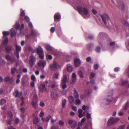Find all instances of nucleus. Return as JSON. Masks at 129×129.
Returning <instances> with one entry per match:
<instances>
[{
    "mask_svg": "<svg viewBox=\"0 0 129 129\" xmlns=\"http://www.w3.org/2000/svg\"><path fill=\"white\" fill-rule=\"evenodd\" d=\"M67 101L65 99H64L62 100V107H64Z\"/></svg>",
    "mask_w": 129,
    "mask_h": 129,
    "instance_id": "obj_38",
    "label": "nucleus"
},
{
    "mask_svg": "<svg viewBox=\"0 0 129 129\" xmlns=\"http://www.w3.org/2000/svg\"><path fill=\"white\" fill-rule=\"evenodd\" d=\"M38 97L36 94H35L33 96V101H37Z\"/></svg>",
    "mask_w": 129,
    "mask_h": 129,
    "instance_id": "obj_40",
    "label": "nucleus"
},
{
    "mask_svg": "<svg viewBox=\"0 0 129 129\" xmlns=\"http://www.w3.org/2000/svg\"><path fill=\"white\" fill-rule=\"evenodd\" d=\"M95 74L93 72H91L90 74V75L89 77V78H93L94 77Z\"/></svg>",
    "mask_w": 129,
    "mask_h": 129,
    "instance_id": "obj_46",
    "label": "nucleus"
},
{
    "mask_svg": "<svg viewBox=\"0 0 129 129\" xmlns=\"http://www.w3.org/2000/svg\"><path fill=\"white\" fill-rule=\"evenodd\" d=\"M103 33H100L98 35V38H101L103 36Z\"/></svg>",
    "mask_w": 129,
    "mask_h": 129,
    "instance_id": "obj_64",
    "label": "nucleus"
},
{
    "mask_svg": "<svg viewBox=\"0 0 129 129\" xmlns=\"http://www.w3.org/2000/svg\"><path fill=\"white\" fill-rule=\"evenodd\" d=\"M12 119H9L8 120L7 122L8 124L11 125L12 124Z\"/></svg>",
    "mask_w": 129,
    "mask_h": 129,
    "instance_id": "obj_56",
    "label": "nucleus"
},
{
    "mask_svg": "<svg viewBox=\"0 0 129 129\" xmlns=\"http://www.w3.org/2000/svg\"><path fill=\"white\" fill-rule=\"evenodd\" d=\"M90 81L91 83L93 85L95 83L94 80L93 79L90 78Z\"/></svg>",
    "mask_w": 129,
    "mask_h": 129,
    "instance_id": "obj_50",
    "label": "nucleus"
},
{
    "mask_svg": "<svg viewBox=\"0 0 129 129\" xmlns=\"http://www.w3.org/2000/svg\"><path fill=\"white\" fill-rule=\"evenodd\" d=\"M16 69L15 68H12L11 72L13 74L15 73V72L16 70Z\"/></svg>",
    "mask_w": 129,
    "mask_h": 129,
    "instance_id": "obj_51",
    "label": "nucleus"
},
{
    "mask_svg": "<svg viewBox=\"0 0 129 129\" xmlns=\"http://www.w3.org/2000/svg\"><path fill=\"white\" fill-rule=\"evenodd\" d=\"M91 89H87L86 90L83 94L84 97L82 98V97L80 96V98L82 99L84 97H87L91 93Z\"/></svg>",
    "mask_w": 129,
    "mask_h": 129,
    "instance_id": "obj_15",
    "label": "nucleus"
},
{
    "mask_svg": "<svg viewBox=\"0 0 129 129\" xmlns=\"http://www.w3.org/2000/svg\"><path fill=\"white\" fill-rule=\"evenodd\" d=\"M73 6L75 10H77L79 13L84 18H86L88 17L89 10L86 7H82L80 6L73 5Z\"/></svg>",
    "mask_w": 129,
    "mask_h": 129,
    "instance_id": "obj_1",
    "label": "nucleus"
},
{
    "mask_svg": "<svg viewBox=\"0 0 129 129\" xmlns=\"http://www.w3.org/2000/svg\"><path fill=\"white\" fill-rule=\"evenodd\" d=\"M64 123V122L62 120H60L59 122V124L60 125H62Z\"/></svg>",
    "mask_w": 129,
    "mask_h": 129,
    "instance_id": "obj_54",
    "label": "nucleus"
},
{
    "mask_svg": "<svg viewBox=\"0 0 129 129\" xmlns=\"http://www.w3.org/2000/svg\"><path fill=\"white\" fill-rule=\"evenodd\" d=\"M61 17V16L58 13L55 14L54 16V19L55 21L56 20L59 19Z\"/></svg>",
    "mask_w": 129,
    "mask_h": 129,
    "instance_id": "obj_25",
    "label": "nucleus"
},
{
    "mask_svg": "<svg viewBox=\"0 0 129 129\" xmlns=\"http://www.w3.org/2000/svg\"><path fill=\"white\" fill-rule=\"evenodd\" d=\"M28 24L29 27L33 30L31 33V35H34L35 36H37L39 34L36 30L33 29V26L32 23L31 22H28Z\"/></svg>",
    "mask_w": 129,
    "mask_h": 129,
    "instance_id": "obj_9",
    "label": "nucleus"
},
{
    "mask_svg": "<svg viewBox=\"0 0 129 129\" xmlns=\"http://www.w3.org/2000/svg\"><path fill=\"white\" fill-rule=\"evenodd\" d=\"M50 67L52 70H55V69H59L60 67L59 65L55 61H54L53 64H51L50 65Z\"/></svg>",
    "mask_w": 129,
    "mask_h": 129,
    "instance_id": "obj_8",
    "label": "nucleus"
},
{
    "mask_svg": "<svg viewBox=\"0 0 129 129\" xmlns=\"http://www.w3.org/2000/svg\"><path fill=\"white\" fill-rule=\"evenodd\" d=\"M16 33L15 31L12 32L11 37H13L16 35Z\"/></svg>",
    "mask_w": 129,
    "mask_h": 129,
    "instance_id": "obj_62",
    "label": "nucleus"
},
{
    "mask_svg": "<svg viewBox=\"0 0 129 129\" xmlns=\"http://www.w3.org/2000/svg\"><path fill=\"white\" fill-rule=\"evenodd\" d=\"M81 102L80 100L77 99L75 100V104L77 105H78L81 104Z\"/></svg>",
    "mask_w": 129,
    "mask_h": 129,
    "instance_id": "obj_35",
    "label": "nucleus"
},
{
    "mask_svg": "<svg viewBox=\"0 0 129 129\" xmlns=\"http://www.w3.org/2000/svg\"><path fill=\"white\" fill-rule=\"evenodd\" d=\"M40 121V120H39L37 116H35L34 118L33 123L35 124H37Z\"/></svg>",
    "mask_w": 129,
    "mask_h": 129,
    "instance_id": "obj_23",
    "label": "nucleus"
},
{
    "mask_svg": "<svg viewBox=\"0 0 129 129\" xmlns=\"http://www.w3.org/2000/svg\"><path fill=\"white\" fill-rule=\"evenodd\" d=\"M74 95L75 99H78V98L79 94L78 93L75 89H74Z\"/></svg>",
    "mask_w": 129,
    "mask_h": 129,
    "instance_id": "obj_27",
    "label": "nucleus"
},
{
    "mask_svg": "<svg viewBox=\"0 0 129 129\" xmlns=\"http://www.w3.org/2000/svg\"><path fill=\"white\" fill-rule=\"evenodd\" d=\"M46 58L47 59H51L52 58V56L48 54H46Z\"/></svg>",
    "mask_w": 129,
    "mask_h": 129,
    "instance_id": "obj_39",
    "label": "nucleus"
},
{
    "mask_svg": "<svg viewBox=\"0 0 129 129\" xmlns=\"http://www.w3.org/2000/svg\"><path fill=\"white\" fill-rule=\"evenodd\" d=\"M64 74L63 76L62 79L61 81L60 86L63 89H64L67 87V85L66 84V82L67 80V77L65 75L64 71H63Z\"/></svg>",
    "mask_w": 129,
    "mask_h": 129,
    "instance_id": "obj_4",
    "label": "nucleus"
},
{
    "mask_svg": "<svg viewBox=\"0 0 129 129\" xmlns=\"http://www.w3.org/2000/svg\"><path fill=\"white\" fill-rule=\"evenodd\" d=\"M99 66L98 64H96L94 65V69L95 70H96L98 69L99 68Z\"/></svg>",
    "mask_w": 129,
    "mask_h": 129,
    "instance_id": "obj_59",
    "label": "nucleus"
},
{
    "mask_svg": "<svg viewBox=\"0 0 129 129\" xmlns=\"http://www.w3.org/2000/svg\"><path fill=\"white\" fill-rule=\"evenodd\" d=\"M36 61V57L33 56H31L30 57L29 63L31 67H32Z\"/></svg>",
    "mask_w": 129,
    "mask_h": 129,
    "instance_id": "obj_14",
    "label": "nucleus"
},
{
    "mask_svg": "<svg viewBox=\"0 0 129 129\" xmlns=\"http://www.w3.org/2000/svg\"><path fill=\"white\" fill-rule=\"evenodd\" d=\"M114 123V118L112 117L108 119L107 123V125L109 127Z\"/></svg>",
    "mask_w": 129,
    "mask_h": 129,
    "instance_id": "obj_17",
    "label": "nucleus"
},
{
    "mask_svg": "<svg viewBox=\"0 0 129 129\" xmlns=\"http://www.w3.org/2000/svg\"><path fill=\"white\" fill-rule=\"evenodd\" d=\"M25 19L27 22H29L30 19L27 16H25Z\"/></svg>",
    "mask_w": 129,
    "mask_h": 129,
    "instance_id": "obj_53",
    "label": "nucleus"
},
{
    "mask_svg": "<svg viewBox=\"0 0 129 129\" xmlns=\"http://www.w3.org/2000/svg\"><path fill=\"white\" fill-rule=\"evenodd\" d=\"M59 74L58 72H56L54 73L53 76V78L56 79H59Z\"/></svg>",
    "mask_w": 129,
    "mask_h": 129,
    "instance_id": "obj_22",
    "label": "nucleus"
},
{
    "mask_svg": "<svg viewBox=\"0 0 129 129\" xmlns=\"http://www.w3.org/2000/svg\"><path fill=\"white\" fill-rule=\"evenodd\" d=\"M16 51L15 52V54L18 59L19 58V52L21 50V47L20 46H18L17 44L15 45Z\"/></svg>",
    "mask_w": 129,
    "mask_h": 129,
    "instance_id": "obj_10",
    "label": "nucleus"
},
{
    "mask_svg": "<svg viewBox=\"0 0 129 129\" xmlns=\"http://www.w3.org/2000/svg\"><path fill=\"white\" fill-rule=\"evenodd\" d=\"M58 95V94L56 91L54 92L53 91L51 93V96L52 98H55Z\"/></svg>",
    "mask_w": 129,
    "mask_h": 129,
    "instance_id": "obj_26",
    "label": "nucleus"
},
{
    "mask_svg": "<svg viewBox=\"0 0 129 129\" xmlns=\"http://www.w3.org/2000/svg\"><path fill=\"white\" fill-rule=\"evenodd\" d=\"M89 107L87 106H85V105H83L82 107V109L84 110H85L86 109H88Z\"/></svg>",
    "mask_w": 129,
    "mask_h": 129,
    "instance_id": "obj_47",
    "label": "nucleus"
},
{
    "mask_svg": "<svg viewBox=\"0 0 129 129\" xmlns=\"http://www.w3.org/2000/svg\"><path fill=\"white\" fill-rule=\"evenodd\" d=\"M86 117L88 119L90 118L91 120L92 119L91 118V115L89 113H88L86 114Z\"/></svg>",
    "mask_w": 129,
    "mask_h": 129,
    "instance_id": "obj_61",
    "label": "nucleus"
},
{
    "mask_svg": "<svg viewBox=\"0 0 129 129\" xmlns=\"http://www.w3.org/2000/svg\"><path fill=\"white\" fill-rule=\"evenodd\" d=\"M37 52L39 55L40 58L43 59L44 57V55L42 48L41 47H39L37 49Z\"/></svg>",
    "mask_w": 129,
    "mask_h": 129,
    "instance_id": "obj_7",
    "label": "nucleus"
},
{
    "mask_svg": "<svg viewBox=\"0 0 129 129\" xmlns=\"http://www.w3.org/2000/svg\"><path fill=\"white\" fill-rule=\"evenodd\" d=\"M121 22L124 25L126 26H129V24L127 22L123 19H122L121 20Z\"/></svg>",
    "mask_w": 129,
    "mask_h": 129,
    "instance_id": "obj_28",
    "label": "nucleus"
},
{
    "mask_svg": "<svg viewBox=\"0 0 129 129\" xmlns=\"http://www.w3.org/2000/svg\"><path fill=\"white\" fill-rule=\"evenodd\" d=\"M68 123L70 125V126L73 128L75 127L77 125V122L76 121L73 120L71 119L69 120Z\"/></svg>",
    "mask_w": 129,
    "mask_h": 129,
    "instance_id": "obj_11",
    "label": "nucleus"
},
{
    "mask_svg": "<svg viewBox=\"0 0 129 129\" xmlns=\"http://www.w3.org/2000/svg\"><path fill=\"white\" fill-rule=\"evenodd\" d=\"M6 102V100L4 99H2L1 100V105H3L5 104Z\"/></svg>",
    "mask_w": 129,
    "mask_h": 129,
    "instance_id": "obj_43",
    "label": "nucleus"
},
{
    "mask_svg": "<svg viewBox=\"0 0 129 129\" xmlns=\"http://www.w3.org/2000/svg\"><path fill=\"white\" fill-rule=\"evenodd\" d=\"M74 65L76 67H79L81 64V60L79 58H75L74 60Z\"/></svg>",
    "mask_w": 129,
    "mask_h": 129,
    "instance_id": "obj_19",
    "label": "nucleus"
},
{
    "mask_svg": "<svg viewBox=\"0 0 129 129\" xmlns=\"http://www.w3.org/2000/svg\"><path fill=\"white\" fill-rule=\"evenodd\" d=\"M55 31V28L54 27H52L50 29L51 32L52 33H54Z\"/></svg>",
    "mask_w": 129,
    "mask_h": 129,
    "instance_id": "obj_63",
    "label": "nucleus"
},
{
    "mask_svg": "<svg viewBox=\"0 0 129 129\" xmlns=\"http://www.w3.org/2000/svg\"><path fill=\"white\" fill-rule=\"evenodd\" d=\"M71 56L70 55H68L66 57V60L67 61H70Z\"/></svg>",
    "mask_w": 129,
    "mask_h": 129,
    "instance_id": "obj_52",
    "label": "nucleus"
},
{
    "mask_svg": "<svg viewBox=\"0 0 129 129\" xmlns=\"http://www.w3.org/2000/svg\"><path fill=\"white\" fill-rule=\"evenodd\" d=\"M22 92H19L17 90H16L15 91L14 94H15L16 97H20L22 95Z\"/></svg>",
    "mask_w": 129,
    "mask_h": 129,
    "instance_id": "obj_21",
    "label": "nucleus"
},
{
    "mask_svg": "<svg viewBox=\"0 0 129 129\" xmlns=\"http://www.w3.org/2000/svg\"><path fill=\"white\" fill-rule=\"evenodd\" d=\"M66 90H63L60 91V93L62 95H64L66 94Z\"/></svg>",
    "mask_w": 129,
    "mask_h": 129,
    "instance_id": "obj_48",
    "label": "nucleus"
},
{
    "mask_svg": "<svg viewBox=\"0 0 129 129\" xmlns=\"http://www.w3.org/2000/svg\"><path fill=\"white\" fill-rule=\"evenodd\" d=\"M78 74L80 76L81 78H83V75L82 72L81 70L79 71L78 72Z\"/></svg>",
    "mask_w": 129,
    "mask_h": 129,
    "instance_id": "obj_33",
    "label": "nucleus"
},
{
    "mask_svg": "<svg viewBox=\"0 0 129 129\" xmlns=\"http://www.w3.org/2000/svg\"><path fill=\"white\" fill-rule=\"evenodd\" d=\"M31 104L34 108L36 109L38 108L37 101H33Z\"/></svg>",
    "mask_w": 129,
    "mask_h": 129,
    "instance_id": "obj_24",
    "label": "nucleus"
},
{
    "mask_svg": "<svg viewBox=\"0 0 129 129\" xmlns=\"http://www.w3.org/2000/svg\"><path fill=\"white\" fill-rule=\"evenodd\" d=\"M40 89L42 91H45L48 92L49 91V90L46 88L45 85L44 84H41L40 86Z\"/></svg>",
    "mask_w": 129,
    "mask_h": 129,
    "instance_id": "obj_20",
    "label": "nucleus"
},
{
    "mask_svg": "<svg viewBox=\"0 0 129 129\" xmlns=\"http://www.w3.org/2000/svg\"><path fill=\"white\" fill-rule=\"evenodd\" d=\"M46 62L44 60H40L38 62L37 64L39 67H44L46 65Z\"/></svg>",
    "mask_w": 129,
    "mask_h": 129,
    "instance_id": "obj_16",
    "label": "nucleus"
},
{
    "mask_svg": "<svg viewBox=\"0 0 129 129\" xmlns=\"http://www.w3.org/2000/svg\"><path fill=\"white\" fill-rule=\"evenodd\" d=\"M3 37L2 38V43L4 46H5L7 44L8 41V38L6 37L9 35V33L8 31H4L3 32Z\"/></svg>",
    "mask_w": 129,
    "mask_h": 129,
    "instance_id": "obj_3",
    "label": "nucleus"
},
{
    "mask_svg": "<svg viewBox=\"0 0 129 129\" xmlns=\"http://www.w3.org/2000/svg\"><path fill=\"white\" fill-rule=\"evenodd\" d=\"M45 48L48 51H52V54L56 56L59 57L63 54L62 52H59L56 50L53 49V47L48 45H46Z\"/></svg>",
    "mask_w": 129,
    "mask_h": 129,
    "instance_id": "obj_2",
    "label": "nucleus"
},
{
    "mask_svg": "<svg viewBox=\"0 0 129 129\" xmlns=\"http://www.w3.org/2000/svg\"><path fill=\"white\" fill-rule=\"evenodd\" d=\"M21 75H18L17 76V79L16 80V83L18 84L20 82V79L21 77Z\"/></svg>",
    "mask_w": 129,
    "mask_h": 129,
    "instance_id": "obj_34",
    "label": "nucleus"
},
{
    "mask_svg": "<svg viewBox=\"0 0 129 129\" xmlns=\"http://www.w3.org/2000/svg\"><path fill=\"white\" fill-rule=\"evenodd\" d=\"M76 75L75 73H73L72 75L71 79L70 81L71 84H74L76 81Z\"/></svg>",
    "mask_w": 129,
    "mask_h": 129,
    "instance_id": "obj_12",
    "label": "nucleus"
},
{
    "mask_svg": "<svg viewBox=\"0 0 129 129\" xmlns=\"http://www.w3.org/2000/svg\"><path fill=\"white\" fill-rule=\"evenodd\" d=\"M16 28V29H18L20 27V24L18 22H17L15 24Z\"/></svg>",
    "mask_w": 129,
    "mask_h": 129,
    "instance_id": "obj_44",
    "label": "nucleus"
},
{
    "mask_svg": "<svg viewBox=\"0 0 129 129\" xmlns=\"http://www.w3.org/2000/svg\"><path fill=\"white\" fill-rule=\"evenodd\" d=\"M120 119L119 118H116L115 119L114 118V123H116L119 121Z\"/></svg>",
    "mask_w": 129,
    "mask_h": 129,
    "instance_id": "obj_60",
    "label": "nucleus"
},
{
    "mask_svg": "<svg viewBox=\"0 0 129 129\" xmlns=\"http://www.w3.org/2000/svg\"><path fill=\"white\" fill-rule=\"evenodd\" d=\"M31 80L34 82L36 81V78L34 75H32L31 77Z\"/></svg>",
    "mask_w": 129,
    "mask_h": 129,
    "instance_id": "obj_45",
    "label": "nucleus"
},
{
    "mask_svg": "<svg viewBox=\"0 0 129 129\" xmlns=\"http://www.w3.org/2000/svg\"><path fill=\"white\" fill-rule=\"evenodd\" d=\"M86 118H85L83 117L82 118L81 120V122L79 123V126H82L83 125L84 122Z\"/></svg>",
    "mask_w": 129,
    "mask_h": 129,
    "instance_id": "obj_30",
    "label": "nucleus"
},
{
    "mask_svg": "<svg viewBox=\"0 0 129 129\" xmlns=\"http://www.w3.org/2000/svg\"><path fill=\"white\" fill-rule=\"evenodd\" d=\"M67 71L69 72H71L73 70V68L72 66L70 64L67 66Z\"/></svg>",
    "mask_w": 129,
    "mask_h": 129,
    "instance_id": "obj_31",
    "label": "nucleus"
},
{
    "mask_svg": "<svg viewBox=\"0 0 129 129\" xmlns=\"http://www.w3.org/2000/svg\"><path fill=\"white\" fill-rule=\"evenodd\" d=\"M44 113L43 111H41L40 114V117H42L44 115Z\"/></svg>",
    "mask_w": 129,
    "mask_h": 129,
    "instance_id": "obj_57",
    "label": "nucleus"
},
{
    "mask_svg": "<svg viewBox=\"0 0 129 129\" xmlns=\"http://www.w3.org/2000/svg\"><path fill=\"white\" fill-rule=\"evenodd\" d=\"M40 105L41 106L43 107L45 106V104L43 102L41 101L40 103Z\"/></svg>",
    "mask_w": 129,
    "mask_h": 129,
    "instance_id": "obj_55",
    "label": "nucleus"
},
{
    "mask_svg": "<svg viewBox=\"0 0 129 129\" xmlns=\"http://www.w3.org/2000/svg\"><path fill=\"white\" fill-rule=\"evenodd\" d=\"M8 116L10 118V119H12L13 114L11 112H8Z\"/></svg>",
    "mask_w": 129,
    "mask_h": 129,
    "instance_id": "obj_36",
    "label": "nucleus"
},
{
    "mask_svg": "<svg viewBox=\"0 0 129 129\" xmlns=\"http://www.w3.org/2000/svg\"><path fill=\"white\" fill-rule=\"evenodd\" d=\"M113 100V97L112 95L108 96L107 99H102L101 100L102 103L104 104L105 105H107L110 104Z\"/></svg>",
    "mask_w": 129,
    "mask_h": 129,
    "instance_id": "obj_5",
    "label": "nucleus"
},
{
    "mask_svg": "<svg viewBox=\"0 0 129 129\" xmlns=\"http://www.w3.org/2000/svg\"><path fill=\"white\" fill-rule=\"evenodd\" d=\"M92 11L94 15L96 14L97 13V11L94 9H92Z\"/></svg>",
    "mask_w": 129,
    "mask_h": 129,
    "instance_id": "obj_58",
    "label": "nucleus"
},
{
    "mask_svg": "<svg viewBox=\"0 0 129 129\" xmlns=\"http://www.w3.org/2000/svg\"><path fill=\"white\" fill-rule=\"evenodd\" d=\"M12 49V47H7L6 48V50L7 53H9L11 50Z\"/></svg>",
    "mask_w": 129,
    "mask_h": 129,
    "instance_id": "obj_37",
    "label": "nucleus"
},
{
    "mask_svg": "<svg viewBox=\"0 0 129 129\" xmlns=\"http://www.w3.org/2000/svg\"><path fill=\"white\" fill-rule=\"evenodd\" d=\"M125 127V125H122L119 126L117 129H124Z\"/></svg>",
    "mask_w": 129,
    "mask_h": 129,
    "instance_id": "obj_42",
    "label": "nucleus"
},
{
    "mask_svg": "<svg viewBox=\"0 0 129 129\" xmlns=\"http://www.w3.org/2000/svg\"><path fill=\"white\" fill-rule=\"evenodd\" d=\"M103 21L105 24H106L108 23L109 19L108 15L105 13H104L100 15Z\"/></svg>",
    "mask_w": 129,
    "mask_h": 129,
    "instance_id": "obj_6",
    "label": "nucleus"
},
{
    "mask_svg": "<svg viewBox=\"0 0 129 129\" xmlns=\"http://www.w3.org/2000/svg\"><path fill=\"white\" fill-rule=\"evenodd\" d=\"M129 106V104L128 102H127L125 104L124 107H123L121 109V111L123 110H127L128 107Z\"/></svg>",
    "mask_w": 129,
    "mask_h": 129,
    "instance_id": "obj_29",
    "label": "nucleus"
},
{
    "mask_svg": "<svg viewBox=\"0 0 129 129\" xmlns=\"http://www.w3.org/2000/svg\"><path fill=\"white\" fill-rule=\"evenodd\" d=\"M68 99L70 102L72 103L74 101V99L73 97L72 96H70L68 97Z\"/></svg>",
    "mask_w": 129,
    "mask_h": 129,
    "instance_id": "obj_32",
    "label": "nucleus"
},
{
    "mask_svg": "<svg viewBox=\"0 0 129 129\" xmlns=\"http://www.w3.org/2000/svg\"><path fill=\"white\" fill-rule=\"evenodd\" d=\"M1 50H0V66H4L6 63L5 61L2 58V57L4 56Z\"/></svg>",
    "mask_w": 129,
    "mask_h": 129,
    "instance_id": "obj_13",
    "label": "nucleus"
},
{
    "mask_svg": "<svg viewBox=\"0 0 129 129\" xmlns=\"http://www.w3.org/2000/svg\"><path fill=\"white\" fill-rule=\"evenodd\" d=\"M119 6L120 8L122 10H123L124 8V4L123 3H120L119 4Z\"/></svg>",
    "mask_w": 129,
    "mask_h": 129,
    "instance_id": "obj_41",
    "label": "nucleus"
},
{
    "mask_svg": "<svg viewBox=\"0 0 129 129\" xmlns=\"http://www.w3.org/2000/svg\"><path fill=\"white\" fill-rule=\"evenodd\" d=\"M6 58L8 61H9L12 63L15 62L16 61V59L14 57H11L8 55H6Z\"/></svg>",
    "mask_w": 129,
    "mask_h": 129,
    "instance_id": "obj_18",
    "label": "nucleus"
},
{
    "mask_svg": "<svg viewBox=\"0 0 129 129\" xmlns=\"http://www.w3.org/2000/svg\"><path fill=\"white\" fill-rule=\"evenodd\" d=\"M51 116L50 115H49L46 118L45 120L47 122H48L49 121L50 119H51Z\"/></svg>",
    "mask_w": 129,
    "mask_h": 129,
    "instance_id": "obj_49",
    "label": "nucleus"
}]
</instances>
